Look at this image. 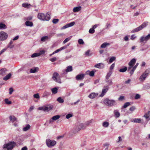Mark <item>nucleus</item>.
I'll return each instance as SVG.
<instances>
[{"label": "nucleus", "mask_w": 150, "mask_h": 150, "mask_svg": "<svg viewBox=\"0 0 150 150\" xmlns=\"http://www.w3.org/2000/svg\"><path fill=\"white\" fill-rule=\"evenodd\" d=\"M33 97L37 99H39L40 98V97L39 96V94L38 93L34 94L33 95Z\"/></svg>", "instance_id": "nucleus-52"}, {"label": "nucleus", "mask_w": 150, "mask_h": 150, "mask_svg": "<svg viewBox=\"0 0 150 150\" xmlns=\"http://www.w3.org/2000/svg\"><path fill=\"white\" fill-rule=\"evenodd\" d=\"M149 39H150V33L145 37H141L140 39V42L146 43Z\"/></svg>", "instance_id": "nucleus-8"}, {"label": "nucleus", "mask_w": 150, "mask_h": 150, "mask_svg": "<svg viewBox=\"0 0 150 150\" xmlns=\"http://www.w3.org/2000/svg\"><path fill=\"white\" fill-rule=\"evenodd\" d=\"M50 95V92L45 91L43 93L42 97V98H47Z\"/></svg>", "instance_id": "nucleus-19"}, {"label": "nucleus", "mask_w": 150, "mask_h": 150, "mask_svg": "<svg viewBox=\"0 0 150 150\" xmlns=\"http://www.w3.org/2000/svg\"><path fill=\"white\" fill-rule=\"evenodd\" d=\"M9 118L10 120L12 122H14L16 120V118L14 116H10Z\"/></svg>", "instance_id": "nucleus-39"}, {"label": "nucleus", "mask_w": 150, "mask_h": 150, "mask_svg": "<svg viewBox=\"0 0 150 150\" xmlns=\"http://www.w3.org/2000/svg\"><path fill=\"white\" fill-rule=\"evenodd\" d=\"M6 25L4 23H0V29L1 30H3L5 29L6 28Z\"/></svg>", "instance_id": "nucleus-28"}, {"label": "nucleus", "mask_w": 150, "mask_h": 150, "mask_svg": "<svg viewBox=\"0 0 150 150\" xmlns=\"http://www.w3.org/2000/svg\"><path fill=\"white\" fill-rule=\"evenodd\" d=\"M16 145V143L14 142H11L5 144L3 145L4 150H11Z\"/></svg>", "instance_id": "nucleus-2"}, {"label": "nucleus", "mask_w": 150, "mask_h": 150, "mask_svg": "<svg viewBox=\"0 0 150 150\" xmlns=\"http://www.w3.org/2000/svg\"><path fill=\"white\" fill-rule=\"evenodd\" d=\"M57 60V58L55 57L52 58L50 59V60L52 62H54Z\"/></svg>", "instance_id": "nucleus-60"}, {"label": "nucleus", "mask_w": 150, "mask_h": 150, "mask_svg": "<svg viewBox=\"0 0 150 150\" xmlns=\"http://www.w3.org/2000/svg\"><path fill=\"white\" fill-rule=\"evenodd\" d=\"M124 96H121L119 98L118 100H122L124 99Z\"/></svg>", "instance_id": "nucleus-64"}, {"label": "nucleus", "mask_w": 150, "mask_h": 150, "mask_svg": "<svg viewBox=\"0 0 150 150\" xmlns=\"http://www.w3.org/2000/svg\"><path fill=\"white\" fill-rule=\"evenodd\" d=\"M71 39V37L66 38L63 42V43L64 44L69 41Z\"/></svg>", "instance_id": "nucleus-46"}, {"label": "nucleus", "mask_w": 150, "mask_h": 150, "mask_svg": "<svg viewBox=\"0 0 150 150\" xmlns=\"http://www.w3.org/2000/svg\"><path fill=\"white\" fill-rule=\"evenodd\" d=\"M59 21L58 19H54L53 20L52 22L54 24H56Z\"/></svg>", "instance_id": "nucleus-55"}, {"label": "nucleus", "mask_w": 150, "mask_h": 150, "mask_svg": "<svg viewBox=\"0 0 150 150\" xmlns=\"http://www.w3.org/2000/svg\"><path fill=\"white\" fill-rule=\"evenodd\" d=\"M45 51L44 50H41L40 51L39 53H38V54L39 55V56L41 55L42 54H44L45 53Z\"/></svg>", "instance_id": "nucleus-58"}, {"label": "nucleus", "mask_w": 150, "mask_h": 150, "mask_svg": "<svg viewBox=\"0 0 150 150\" xmlns=\"http://www.w3.org/2000/svg\"><path fill=\"white\" fill-rule=\"evenodd\" d=\"M91 122L92 120H90L87 121L84 124V128H85L90 123H91Z\"/></svg>", "instance_id": "nucleus-41"}, {"label": "nucleus", "mask_w": 150, "mask_h": 150, "mask_svg": "<svg viewBox=\"0 0 150 150\" xmlns=\"http://www.w3.org/2000/svg\"><path fill=\"white\" fill-rule=\"evenodd\" d=\"M38 70V67H35L30 69V72L31 73H35Z\"/></svg>", "instance_id": "nucleus-26"}, {"label": "nucleus", "mask_w": 150, "mask_h": 150, "mask_svg": "<svg viewBox=\"0 0 150 150\" xmlns=\"http://www.w3.org/2000/svg\"><path fill=\"white\" fill-rule=\"evenodd\" d=\"M73 70V68L72 66H69L67 67V69L65 70V71L66 72L71 71Z\"/></svg>", "instance_id": "nucleus-23"}, {"label": "nucleus", "mask_w": 150, "mask_h": 150, "mask_svg": "<svg viewBox=\"0 0 150 150\" xmlns=\"http://www.w3.org/2000/svg\"><path fill=\"white\" fill-rule=\"evenodd\" d=\"M7 71L8 70L6 68H2L0 70V74L2 76H4L7 74Z\"/></svg>", "instance_id": "nucleus-14"}, {"label": "nucleus", "mask_w": 150, "mask_h": 150, "mask_svg": "<svg viewBox=\"0 0 150 150\" xmlns=\"http://www.w3.org/2000/svg\"><path fill=\"white\" fill-rule=\"evenodd\" d=\"M150 72V69H147L145 71L141 76L139 78V80L140 81H144L146 77L148 76Z\"/></svg>", "instance_id": "nucleus-7"}, {"label": "nucleus", "mask_w": 150, "mask_h": 150, "mask_svg": "<svg viewBox=\"0 0 150 150\" xmlns=\"http://www.w3.org/2000/svg\"><path fill=\"white\" fill-rule=\"evenodd\" d=\"M69 45H65L63 47H61L60 48L55 50L54 51V52L56 53L62 50H64V49H66L67 48V46H68Z\"/></svg>", "instance_id": "nucleus-18"}, {"label": "nucleus", "mask_w": 150, "mask_h": 150, "mask_svg": "<svg viewBox=\"0 0 150 150\" xmlns=\"http://www.w3.org/2000/svg\"><path fill=\"white\" fill-rule=\"evenodd\" d=\"M127 69V68L126 67H125L124 68H121L119 70V71L120 72H125Z\"/></svg>", "instance_id": "nucleus-42"}, {"label": "nucleus", "mask_w": 150, "mask_h": 150, "mask_svg": "<svg viewBox=\"0 0 150 150\" xmlns=\"http://www.w3.org/2000/svg\"><path fill=\"white\" fill-rule=\"evenodd\" d=\"M116 59V57H111L109 60V62L111 63L114 61Z\"/></svg>", "instance_id": "nucleus-47"}, {"label": "nucleus", "mask_w": 150, "mask_h": 150, "mask_svg": "<svg viewBox=\"0 0 150 150\" xmlns=\"http://www.w3.org/2000/svg\"><path fill=\"white\" fill-rule=\"evenodd\" d=\"M25 25L28 26L32 27L33 25V23L32 22L26 21L25 22Z\"/></svg>", "instance_id": "nucleus-24"}, {"label": "nucleus", "mask_w": 150, "mask_h": 150, "mask_svg": "<svg viewBox=\"0 0 150 150\" xmlns=\"http://www.w3.org/2000/svg\"><path fill=\"white\" fill-rule=\"evenodd\" d=\"M105 81L106 82L108 83V86L111 85L113 83L112 81V80L111 79H105Z\"/></svg>", "instance_id": "nucleus-35"}, {"label": "nucleus", "mask_w": 150, "mask_h": 150, "mask_svg": "<svg viewBox=\"0 0 150 150\" xmlns=\"http://www.w3.org/2000/svg\"><path fill=\"white\" fill-rule=\"evenodd\" d=\"M104 103L107 106L111 107L117 105L116 101L114 100H110L106 98L104 100Z\"/></svg>", "instance_id": "nucleus-3"}, {"label": "nucleus", "mask_w": 150, "mask_h": 150, "mask_svg": "<svg viewBox=\"0 0 150 150\" xmlns=\"http://www.w3.org/2000/svg\"><path fill=\"white\" fill-rule=\"evenodd\" d=\"M84 74H79L78 75H77L76 76V79L77 80H81L84 78Z\"/></svg>", "instance_id": "nucleus-17"}, {"label": "nucleus", "mask_w": 150, "mask_h": 150, "mask_svg": "<svg viewBox=\"0 0 150 150\" xmlns=\"http://www.w3.org/2000/svg\"><path fill=\"white\" fill-rule=\"evenodd\" d=\"M150 116V111H148L147 113L145 114L144 117H145L146 119L149 118Z\"/></svg>", "instance_id": "nucleus-37"}, {"label": "nucleus", "mask_w": 150, "mask_h": 150, "mask_svg": "<svg viewBox=\"0 0 150 150\" xmlns=\"http://www.w3.org/2000/svg\"><path fill=\"white\" fill-rule=\"evenodd\" d=\"M148 22H145L143 23L141 25L139 26L138 27L134 29V30H132L131 31V33H134L136 32H138L141 30H142L143 28H145L146 26L148 25Z\"/></svg>", "instance_id": "nucleus-4"}, {"label": "nucleus", "mask_w": 150, "mask_h": 150, "mask_svg": "<svg viewBox=\"0 0 150 150\" xmlns=\"http://www.w3.org/2000/svg\"><path fill=\"white\" fill-rule=\"evenodd\" d=\"M95 30L93 28H90L89 30V32L91 34H93L95 32Z\"/></svg>", "instance_id": "nucleus-54"}, {"label": "nucleus", "mask_w": 150, "mask_h": 150, "mask_svg": "<svg viewBox=\"0 0 150 150\" xmlns=\"http://www.w3.org/2000/svg\"><path fill=\"white\" fill-rule=\"evenodd\" d=\"M39 56V55L38 53H34L31 55V57L32 58L36 57Z\"/></svg>", "instance_id": "nucleus-48"}, {"label": "nucleus", "mask_w": 150, "mask_h": 150, "mask_svg": "<svg viewBox=\"0 0 150 150\" xmlns=\"http://www.w3.org/2000/svg\"><path fill=\"white\" fill-rule=\"evenodd\" d=\"M110 144L108 143H106L103 144V146L105 147H106V149H108V146Z\"/></svg>", "instance_id": "nucleus-56"}, {"label": "nucleus", "mask_w": 150, "mask_h": 150, "mask_svg": "<svg viewBox=\"0 0 150 150\" xmlns=\"http://www.w3.org/2000/svg\"><path fill=\"white\" fill-rule=\"evenodd\" d=\"M5 103L7 105H10L11 104L12 102L11 101L9 100L8 98H6L4 100Z\"/></svg>", "instance_id": "nucleus-44"}, {"label": "nucleus", "mask_w": 150, "mask_h": 150, "mask_svg": "<svg viewBox=\"0 0 150 150\" xmlns=\"http://www.w3.org/2000/svg\"><path fill=\"white\" fill-rule=\"evenodd\" d=\"M90 51L89 50H88L85 53V54L86 56H88L91 55V54H90Z\"/></svg>", "instance_id": "nucleus-49"}, {"label": "nucleus", "mask_w": 150, "mask_h": 150, "mask_svg": "<svg viewBox=\"0 0 150 150\" xmlns=\"http://www.w3.org/2000/svg\"><path fill=\"white\" fill-rule=\"evenodd\" d=\"M98 94L95 93H92L90 94L88 97L91 99H93L98 96Z\"/></svg>", "instance_id": "nucleus-15"}, {"label": "nucleus", "mask_w": 150, "mask_h": 150, "mask_svg": "<svg viewBox=\"0 0 150 150\" xmlns=\"http://www.w3.org/2000/svg\"><path fill=\"white\" fill-rule=\"evenodd\" d=\"M60 117V116L59 115H56L52 117V119L54 121H56Z\"/></svg>", "instance_id": "nucleus-34"}, {"label": "nucleus", "mask_w": 150, "mask_h": 150, "mask_svg": "<svg viewBox=\"0 0 150 150\" xmlns=\"http://www.w3.org/2000/svg\"><path fill=\"white\" fill-rule=\"evenodd\" d=\"M87 74H88L91 76H94L95 72L93 71H87L86 72Z\"/></svg>", "instance_id": "nucleus-25"}, {"label": "nucleus", "mask_w": 150, "mask_h": 150, "mask_svg": "<svg viewBox=\"0 0 150 150\" xmlns=\"http://www.w3.org/2000/svg\"><path fill=\"white\" fill-rule=\"evenodd\" d=\"M75 22H72L70 23H68L65 25L63 26L62 28V29H64L69 28V27H71L73 26L75 24Z\"/></svg>", "instance_id": "nucleus-12"}, {"label": "nucleus", "mask_w": 150, "mask_h": 150, "mask_svg": "<svg viewBox=\"0 0 150 150\" xmlns=\"http://www.w3.org/2000/svg\"><path fill=\"white\" fill-rule=\"evenodd\" d=\"M135 109V107L134 106H132L129 108V110L131 111H133Z\"/></svg>", "instance_id": "nucleus-61"}, {"label": "nucleus", "mask_w": 150, "mask_h": 150, "mask_svg": "<svg viewBox=\"0 0 150 150\" xmlns=\"http://www.w3.org/2000/svg\"><path fill=\"white\" fill-rule=\"evenodd\" d=\"M136 62V60L135 59L133 58L132 59L129 63V66H133L134 64H135Z\"/></svg>", "instance_id": "nucleus-22"}, {"label": "nucleus", "mask_w": 150, "mask_h": 150, "mask_svg": "<svg viewBox=\"0 0 150 150\" xmlns=\"http://www.w3.org/2000/svg\"><path fill=\"white\" fill-rule=\"evenodd\" d=\"M114 113L115 117L118 118L120 117V114L117 110H115L114 111Z\"/></svg>", "instance_id": "nucleus-21"}, {"label": "nucleus", "mask_w": 150, "mask_h": 150, "mask_svg": "<svg viewBox=\"0 0 150 150\" xmlns=\"http://www.w3.org/2000/svg\"><path fill=\"white\" fill-rule=\"evenodd\" d=\"M72 116V115L71 114H69L66 115V118L67 119H69Z\"/></svg>", "instance_id": "nucleus-59"}, {"label": "nucleus", "mask_w": 150, "mask_h": 150, "mask_svg": "<svg viewBox=\"0 0 150 150\" xmlns=\"http://www.w3.org/2000/svg\"><path fill=\"white\" fill-rule=\"evenodd\" d=\"M78 42L80 45H83L84 44V42L83 40L81 39H80L78 40Z\"/></svg>", "instance_id": "nucleus-51"}, {"label": "nucleus", "mask_w": 150, "mask_h": 150, "mask_svg": "<svg viewBox=\"0 0 150 150\" xmlns=\"http://www.w3.org/2000/svg\"><path fill=\"white\" fill-rule=\"evenodd\" d=\"M141 120L140 118H134L131 120L132 122L134 123H140Z\"/></svg>", "instance_id": "nucleus-20"}, {"label": "nucleus", "mask_w": 150, "mask_h": 150, "mask_svg": "<svg viewBox=\"0 0 150 150\" xmlns=\"http://www.w3.org/2000/svg\"><path fill=\"white\" fill-rule=\"evenodd\" d=\"M130 105V103L129 102H127L125 103L123 105V106L122 107V108H126L129 105Z\"/></svg>", "instance_id": "nucleus-45"}, {"label": "nucleus", "mask_w": 150, "mask_h": 150, "mask_svg": "<svg viewBox=\"0 0 150 150\" xmlns=\"http://www.w3.org/2000/svg\"><path fill=\"white\" fill-rule=\"evenodd\" d=\"M140 98V96L138 94H137L136 95V96L134 97V98L135 99H139Z\"/></svg>", "instance_id": "nucleus-57"}, {"label": "nucleus", "mask_w": 150, "mask_h": 150, "mask_svg": "<svg viewBox=\"0 0 150 150\" xmlns=\"http://www.w3.org/2000/svg\"><path fill=\"white\" fill-rule=\"evenodd\" d=\"M33 17L31 16H29L28 17L25 18V19L27 21H29L32 19Z\"/></svg>", "instance_id": "nucleus-50"}, {"label": "nucleus", "mask_w": 150, "mask_h": 150, "mask_svg": "<svg viewBox=\"0 0 150 150\" xmlns=\"http://www.w3.org/2000/svg\"><path fill=\"white\" fill-rule=\"evenodd\" d=\"M103 126L105 127H107L109 125V123L107 122H104L102 124Z\"/></svg>", "instance_id": "nucleus-38"}, {"label": "nucleus", "mask_w": 150, "mask_h": 150, "mask_svg": "<svg viewBox=\"0 0 150 150\" xmlns=\"http://www.w3.org/2000/svg\"><path fill=\"white\" fill-rule=\"evenodd\" d=\"M45 111H48L52 109L53 106L51 105H48L44 106Z\"/></svg>", "instance_id": "nucleus-13"}, {"label": "nucleus", "mask_w": 150, "mask_h": 150, "mask_svg": "<svg viewBox=\"0 0 150 150\" xmlns=\"http://www.w3.org/2000/svg\"><path fill=\"white\" fill-rule=\"evenodd\" d=\"M85 128L84 124L83 123H77L76 126L74 128V132L76 133L80 131L81 129Z\"/></svg>", "instance_id": "nucleus-5"}, {"label": "nucleus", "mask_w": 150, "mask_h": 150, "mask_svg": "<svg viewBox=\"0 0 150 150\" xmlns=\"http://www.w3.org/2000/svg\"><path fill=\"white\" fill-rule=\"evenodd\" d=\"M46 143L48 146L50 147L54 145L56 142L55 141H52L50 139H48L46 140Z\"/></svg>", "instance_id": "nucleus-10"}, {"label": "nucleus", "mask_w": 150, "mask_h": 150, "mask_svg": "<svg viewBox=\"0 0 150 150\" xmlns=\"http://www.w3.org/2000/svg\"><path fill=\"white\" fill-rule=\"evenodd\" d=\"M110 44L109 43L105 42L102 44L101 45V47L102 48H105L107 46L110 45Z\"/></svg>", "instance_id": "nucleus-31"}, {"label": "nucleus", "mask_w": 150, "mask_h": 150, "mask_svg": "<svg viewBox=\"0 0 150 150\" xmlns=\"http://www.w3.org/2000/svg\"><path fill=\"white\" fill-rule=\"evenodd\" d=\"M49 39L48 36H45L42 37L41 39V41L42 42H45Z\"/></svg>", "instance_id": "nucleus-32"}, {"label": "nucleus", "mask_w": 150, "mask_h": 150, "mask_svg": "<svg viewBox=\"0 0 150 150\" xmlns=\"http://www.w3.org/2000/svg\"><path fill=\"white\" fill-rule=\"evenodd\" d=\"M109 87L108 86H104L102 92L101 96H103L108 91Z\"/></svg>", "instance_id": "nucleus-11"}, {"label": "nucleus", "mask_w": 150, "mask_h": 150, "mask_svg": "<svg viewBox=\"0 0 150 150\" xmlns=\"http://www.w3.org/2000/svg\"><path fill=\"white\" fill-rule=\"evenodd\" d=\"M135 69L133 68L132 70L130 71V74L131 75L133 74V73Z\"/></svg>", "instance_id": "nucleus-63"}, {"label": "nucleus", "mask_w": 150, "mask_h": 150, "mask_svg": "<svg viewBox=\"0 0 150 150\" xmlns=\"http://www.w3.org/2000/svg\"><path fill=\"white\" fill-rule=\"evenodd\" d=\"M105 65L102 63L98 64L94 66V67L99 69H103L104 68Z\"/></svg>", "instance_id": "nucleus-16"}, {"label": "nucleus", "mask_w": 150, "mask_h": 150, "mask_svg": "<svg viewBox=\"0 0 150 150\" xmlns=\"http://www.w3.org/2000/svg\"><path fill=\"white\" fill-rule=\"evenodd\" d=\"M44 106H43L42 107H40L38 108V109L40 110H43L45 111Z\"/></svg>", "instance_id": "nucleus-62"}, {"label": "nucleus", "mask_w": 150, "mask_h": 150, "mask_svg": "<svg viewBox=\"0 0 150 150\" xmlns=\"http://www.w3.org/2000/svg\"><path fill=\"white\" fill-rule=\"evenodd\" d=\"M81 9V6L77 7H74L73 8V11L74 12H78L80 11Z\"/></svg>", "instance_id": "nucleus-30"}, {"label": "nucleus", "mask_w": 150, "mask_h": 150, "mask_svg": "<svg viewBox=\"0 0 150 150\" xmlns=\"http://www.w3.org/2000/svg\"><path fill=\"white\" fill-rule=\"evenodd\" d=\"M11 75V74L9 73L3 78V80L5 81L7 80L8 79L10 78Z\"/></svg>", "instance_id": "nucleus-33"}, {"label": "nucleus", "mask_w": 150, "mask_h": 150, "mask_svg": "<svg viewBox=\"0 0 150 150\" xmlns=\"http://www.w3.org/2000/svg\"><path fill=\"white\" fill-rule=\"evenodd\" d=\"M57 101L59 103H63L64 102V100L61 97L58 98L57 99Z\"/></svg>", "instance_id": "nucleus-40"}, {"label": "nucleus", "mask_w": 150, "mask_h": 150, "mask_svg": "<svg viewBox=\"0 0 150 150\" xmlns=\"http://www.w3.org/2000/svg\"><path fill=\"white\" fill-rule=\"evenodd\" d=\"M58 89V88L57 87H55L52 88L51 90L53 94H56L57 92Z\"/></svg>", "instance_id": "nucleus-27"}, {"label": "nucleus", "mask_w": 150, "mask_h": 150, "mask_svg": "<svg viewBox=\"0 0 150 150\" xmlns=\"http://www.w3.org/2000/svg\"><path fill=\"white\" fill-rule=\"evenodd\" d=\"M30 128V126L29 124L27 125L26 126L23 128V130L26 131L29 129Z\"/></svg>", "instance_id": "nucleus-29"}, {"label": "nucleus", "mask_w": 150, "mask_h": 150, "mask_svg": "<svg viewBox=\"0 0 150 150\" xmlns=\"http://www.w3.org/2000/svg\"><path fill=\"white\" fill-rule=\"evenodd\" d=\"M22 5L23 7L25 8H30V5L28 4L24 3L22 4Z\"/></svg>", "instance_id": "nucleus-43"}, {"label": "nucleus", "mask_w": 150, "mask_h": 150, "mask_svg": "<svg viewBox=\"0 0 150 150\" xmlns=\"http://www.w3.org/2000/svg\"><path fill=\"white\" fill-rule=\"evenodd\" d=\"M115 63L112 64L110 66V71H112V70L113 69L114 67H115Z\"/></svg>", "instance_id": "nucleus-53"}, {"label": "nucleus", "mask_w": 150, "mask_h": 150, "mask_svg": "<svg viewBox=\"0 0 150 150\" xmlns=\"http://www.w3.org/2000/svg\"><path fill=\"white\" fill-rule=\"evenodd\" d=\"M38 18L41 21H48L50 19V15L47 13L46 14L42 13H39L38 15Z\"/></svg>", "instance_id": "nucleus-1"}, {"label": "nucleus", "mask_w": 150, "mask_h": 150, "mask_svg": "<svg viewBox=\"0 0 150 150\" xmlns=\"http://www.w3.org/2000/svg\"><path fill=\"white\" fill-rule=\"evenodd\" d=\"M112 74V71H109L105 76V79H109Z\"/></svg>", "instance_id": "nucleus-36"}, {"label": "nucleus", "mask_w": 150, "mask_h": 150, "mask_svg": "<svg viewBox=\"0 0 150 150\" xmlns=\"http://www.w3.org/2000/svg\"><path fill=\"white\" fill-rule=\"evenodd\" d=\"M8 36V34L4 32L1 31L0 32V40H6Z\"/></svg>", "instance_id": "nucleus-9"}, {"label": "nucleus", "mask_w": 150, "mask_h": 150, "mask_svg": "<svg viewBox=\"0 0 150 150\" xmlns=\"http://www.w3.org/2000/svg\"><path fill=\"white\" fill-rule=\"evenodd\" d=\"M52 79L56 82L59 83H61V80L59 74L56 72H54L52 75Z\"/></svg>", "instance_id": "nucleus-6"}]
</instances>
